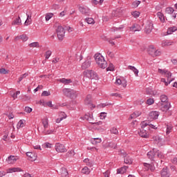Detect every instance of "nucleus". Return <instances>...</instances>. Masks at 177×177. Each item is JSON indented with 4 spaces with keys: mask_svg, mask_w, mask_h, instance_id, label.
<instances>
[{
    "mask_svg": "<svg viewBox=\"0 0 177 177\" xmlns=\"http://www.w3.org/2000/svg\"><path fill=\"white\" fill-rule=\"evenodd\" d=\"M95 60L100 68H106L107 67V62L104 60V57L100 53H97L94 56Z\"/></svg>",
    "mask_w": 177,
    "mask_h": 177,
    "instance_id": "nucleus-1",
    "label": "nucleus"
},
{
    "mask_svg": "<svg viewBox=\"0 0 177 177\" xmlns=\"http://www.w3.org/2000/svg\"><path fill=\"white\" fill-rule=\"evenodd\" d=\"M147 53L152 57H157V56L161 55V51L156 50L153 45H151L147 48Z\"/></svg>",
    "mask_w": 177,
    "mask_h": 177,
    "instance_id": "nucleus-2",
    "label": "nucleus"
},
{
    "mask_svg": "<svg viewBox=\"0 0 177 177\" xmlns=\"http://www.w3.org/2000/svg\"><path fill=\"white\" fill-rule=\"evenodd\" d=\"M62 92L64 96H66V97H70V99L77 97V91L71 88H64Z\"/></svg>",
    "mask_w": 177,
    "mask_h": 177,
    "instance_id": "nucleus-3",
    "label": "nucleus"
},
{
    "mask_svg": "<svg viewBox=\"0 0 177 177\" xmlns=\"http://www.w3.org/2000/svg\"><path fill=\"white\" fill-rule=\"evenodd\" d=\"M84 75L89 80H97V73L92 70H86L83 73Z\"/></svg>",
    "mask_w": 177,
    "mask_h": 177,
    "instance_id": "nucleus-4",
    "label": "nucleus"
},
{
    "mask_svg": "<svg viewBox=\"0 0 177 177\" xmlns=\"http://www.w3.org/2000/svg\"><path fill=\"white\" fill-rule=\"evenodd\" d=\"M57 35L59 41H63V38H64V34H66V30H64V28L62 26H59L56 30Z\"/></svg>",
    "mask_w": 177,
    "mask_h": 177,
    "instance_id": "nucleus-5",
    "label": "nucleus"
},
{
    "mask_svg": "<svg viewBox=\"0 0 177 177\" xmlns=\"http://www.w3.org/2000/svg\"><path fill=\"white\" fill-rule=\"evenodd\" d=\"M153 22L151 21H147L145 26V32L147 34H150L153 31Z\"/></svg>",
    "mask_w": 177,
    "mask_h": 177,
    "instance_id": "nucleus-6",
    "label": "nucleus"
},
{
    "mask_svg": "<svg viewBox=\"0 0 177 177\" xmlns=\"http://www.w3.org/2000/svg\"><path fill=\"white\" fill-rule=\"evenodd\" d=\"M55 150L57 151V153H66V151H67L66 147L60 143H57L55 145Z\"/></svg>",
    "mask_w": 177,
    "mask_h": 177,
    "instance_id": "nucleus-7",
    "label": "nucleus"
},
{
    "mask_svg": "<svg viewBox=\"0 0 177 177\" xmlns=\"http://www.w3.org/2000/svg\"><path fill=\"white\" fill-rule=\"evenodd\" d=\"M84 104L86 106H90V107H93L95 109V106L92 104V95H88L84 100Z\"/></svg>",
    "mask_w": 177,
    "mask_h": 177,
    "instance_id": "nucleus-8",
    "label": "nucleus"
},
{
    "mask_svg": "<svg viewBox=\"0 0 177 177\" xmlns=\"http://www.w3.org/2000/svg\"><path fill=\"white\" fill-rule=\"evenodd\" d=\"M170 108H171V103L169 102L161 103L160 104V110L162 111H168V110H169Z\"/></svg>",
    "mask_w": 177,
    "mask_h": 177,
    "instance_id": "nucleus-9",
    "label": "nucleus"
},
{
    "mask_svg": "<svg viewBox=\"0 0 177 177\" xmlns=\"http://www.w3.org/2000/svg\"><path fill=\"white\" fill-rule=\"evenodd\" d=\"M26 156L29 161H35V160H37V153H35L32 152H27Z\"/></svg>",
    "mask_w": 177,
    "mask_h": 177,
    "instance_id": "nucleus-10",
    "label": "nucleus"
},
{
    "mask_svg": "<svg viewBox=\"0 0 177 177\" xmlns=\"http://www.w3.org/2000/svg\"><path fill=\"white\" fill-rule=\"evenodd\" d=\"M160 115V113L158 111H151L149 115V120H157L158 116Z\"/></svg>",
    "mask_w": 177,
    "mask_h": 177,
    "instance_id": "nucleus-11",
    "label": "nucleus"
},
{
    "mask_svg": "<svg viewBox=\"0 0 177 177\" xmlns=\"http://www.w3.org/2000/svg\"><path fill=\"white\" fill-rule=\"evenodd\" d=\"M79 10L82 13V15H84L85 16H89V13L91 12V10L89 8H85L84 6H79Z\"/></svg>",
    "mask_w": 177,
    "mask_h": 177,
    "instance_id": "nucleus-12",
    "label": "nucleus"
},
{
    "mask_svg": "<svg viewBox=\"0 0 177 177\" xmlns=\"http://www.w3.org/2000/svg\"><path fill=\"white\" fill-rule=\"evenodd\" d=\"M161 177H169L171 176V174L169 173V170H168V167H164L160 172Z\"/></svg>",
    "mask_w": 177,
    "mask_h": 177,
    "instance_id": "nucleus-13",
    "label": "nucleus"
},
{
    "mask_svg": "<svg viewBox=\"0 0 177 177\" xmlns=\"http://www.w3.org/2000/svg\"><path fill=\"white\" fill-rule=\"evenodd\" d=\"M80 120H86V121H88L90 124H93V118L89 113L86 114L83 117H80Z\"/></svg>",
    "mask_w": 177,
    "mask_h": 177,
    "instance_id": "nucleus-14",
    "label": "nucleus"
},
{
    "mask_svg": "<svg viewBox=\"0 0 177 177\" xmlns=\"http://www.w3.org/2000/svg\"><path fill=\"white\" fill-rule=\"evenodd\" d=\"M91 63H92V61L91 59H87L82 64V70H86V68H89L91 67Z\"/></svg>",
    "mask_w": 177,
    "mask_h": 177,
    "instance_id": "nucleus-15",
    "label": "nucleus"
},
{
    "mask_svg": "<svg viewBox=\"0 0 177 177\" xmlns=\"http://www.w3.org/2000/svg\"><path fill=\"white\" fill-rule=\"evenodd\" d=\"M138 134L141 136V138H149V133H147V131L145 130V129H140L138 131Z\"/></svg>",
    "mask_w": 177,
    "mask_h": 177,
    "instance_id": "nucleus-16",
    "label": "nucleus"
},
{
    "mask_svg": "<svg viewBox=\"0 0 177 177\" xmlns=\"http://www.w3.org/2000/svg\"><path fill=\"white\" fill-rule=\"evenodd\" d=\"M59 174H61L62 177H68V171L65 167H62L59 170Z\"/></svg>",
    "mask_w": 177,
    "mask_h": 177,
    "instance_id": "nucleus-17",
    "label": "nucleus"
},
{
    "mask_svg": "<svg viewBox=\"0 0 177 177\" xmlns=\"http://www.w3.org/2000/svg\"><path fill=\"white\" fill-rule=\"evenodd\" d=\"M6 161L8 164H14L15 161H17V157L15 156H10L7 159Z\"/></svg>",
    "mask_w": 177,
    "mask_h": 177,
    "instance_id": "nucleus-18",
    "label": "nucleus"
},
{
    "mask_svg": "<svg viewBox=\"0 0 177 177\" xmlns=\"http://www.w3.org/2000/svg\"><path fill=\"white\" fill-rule=\"evenodd\" d=\"M144 167H145V171H149V169H150V171L153 172V171L156 169V168L153 165L149 164V163H144Z\"/></svg>",
    "mask_w": 177,
    "mask_h": 177,
    "instance_id": "nucleus-19",
    "label": "nucleus"
},
{
    "mask_svg": "<svg viewBox=\"0 0 177 177\" xmlns=\"http://www.w3.org/2000/svg\"><path fill=\"white\" fill-rule=\"evenodd\" d=\"M59 82H61V84H64L65 85H68V84H71L73 82V80L71 79H66V78H62L58 80Z\"/></svg>",
    "mask_w": 177,
    "mask_h": 177,
    "instance_id": "nucleus-20",
    "label": "nucleus"
},
{
    "mask_svg": "<svg viewBox=\"0 0 177 177\" xmlns=\"http://www.w3.org/2000/svg\"><path fill=\"white\" fill-rule=\"evenodd\" d=\"M130 30L133 32H136V31H140V30H142V28L137 24H135L130 28Z\"/></svg>",
    "mask_w": 177,
    "mask_h": 177,
    "instance_id": "nucleus-21",
    "label": "nucleus"
},
{
    "mask_svg": "<svg viewBox=\"0 0 177 177\" xmlns=\"http://www.w3.org/2000/svg\"><path fill=\"white\" fill-rule=\"evenodd\" d=\"M142 115V112L139 111H136L133 114L131 115L129 120H133V118H136L139 115Z\"/></svg>",
    "mask_w": 177,
    "mask_h": 177,
    "instance_id": "nucleus-22",
    "label": "nucleus"
},
{
    "mask_svg": "<svg viewBox=\"0 0 177 177\" xmlns=\"http://www.w3.org/2000/svg\"><path fill=\"white\" fill-rule=\"evenodd\" d=\"M154 151H156V149H153V151H150L147 153V157L151 161H154Z\"/></svg>",
    "mask_w": 177,
    "mask_h": 177,
    "instance_id": "nucleus-23",
    "label": "nucleus"
},
{
    "mask_svg": "<svg viewBox=\"0 0 177 177\" xmlns=\"http://www.w3.org/2000/svg\"><path fill=\"white\" fill-rule=\"evenodd\" d=\"M20 24H21V19H20V17H18L12 22V26H20Z\"/></svg>",
    "mask_w": 177,
    "mask_h": 177,
    "instance_id": "nucleus-24",
    "label": "nucleus"
},
{
    "mask_svg": "<svg viewBox=\"0 0 177 177\" xmlns=\"http://www.w3.org/2000/svg\"><path fill=\"white\" fill-rule=\"evenodd\" d=\"M128 168V166H123L122 167L117 169V174H125Z\"/></svg>",
    "mask_w": 177,
    "mask_h": 177,
    "instance_id": "nucleus-25",
    "label": "nucleus"
},
{
    "mask_svg": "<svg viewBox=\"0 0 177 177\" xmlns=\"http://www.w3.org/2000/svg\"><path fill=\"white\" fill-rule=\"evenodd\" d=\"M156 15L162 23L165 21V17H164V14H162L161 12H158Z\"/></svg>",
    "mask_w": 177,
    "mask_h": 177,
    "instance_id": "nucleus-26",
    "label": "nucleus"
},
{
    "mask_svg": "<svg viewBox=\"0 0 177 177\" xmlns=\"http://www.w3.org/2000/svg\"><path fill=\"white\" fill-rule=\"evenodd\" d=\"M133 160L130 156H126L124 157V164H128L129 165H131L133 162Z\"/></svg>",
    "mask_w": 177,
    "mask_h": 177,
    "instance_id": "nucleus-27",
    "label": "nucleus"
},
{
    "mask_svg": "<svg viewBox=\"0 0 177 177\" xmlns=\"http://www.w3.org/2000/svg\"><path fill=\"white\" fill-rule=\"evenodd\" d=\"M128 68L129 70H131V71H133V73L136 75V76L138 77V74H139V70L136 68L135 66H129Z\"/></svg>",
    "mask_w": 177,
    "mask_h": 177,
    "instance_id": "nucleus-28",
    "label": "nucleus"
},
{
    "mask_svg": "<svg viewBox=\"0 0 177 177\" xmlns=\"http://www.w3.org/2000/svg\"><path fill=\"white\" fill-rule=\"evenodd\" d=\"M160 99L162 103H168V97L166 95H161Z\"/></svg>",
    "mask_w": 177,
    "mask_h": 177,
    "instance_id": "nucleus-29",
    "label": "nucleus"
},
{
    "mask_svg": "<svg viewBox=\"0 0 177 177\" xmlns=\"http://www.w3.org/2000/svg\"><path fill=\"white\" fill-rule=\"evenodd\" d=\"M176 30H177L176 26H173V27L169 28L167 30V34L171 35V34H172V32H175V31H176Z\"/></svg>",
    "mask_w": 177,
    "mask_h": 177,
    "instance_id": "nucleus-30",
    "label": "nucleus"
},
{
    "mask_svg": "<svg viewBox=\"0 0 177 177\" xmlns=\"http://www.w3.org/2000/svg\"><path fill=\"white\" fill-rule=\"evenodd\" d=\"M42 124L44 125V128L46 129V128H48L49 126V123L48 122V118H45L42 120Z\"/></svg>",
    "mask_w": 177,
    "mask_h": 177,
    "instance_id": "nucleus-31",
    "label": "nucleus"
},
{
    "mask_svg": "<svg viewBox=\"0 0 177 177\" xmlns=\"http://www.w3.org/2000/svg\"><path fill=\"white\" fill-rule=\"evenodd\" d=\"M28 46H30V48H39V43L37 41L32 42L29 44Z\"/></svg>",
    "mask_w": 177,
    "mask_h": 177,
    "instance_id": "nucleus-32",
    "label": "nucleus"
},
{
    "mask_svg": "<svg viewBox=\"0 0 177 177\" xmlns=\"http://www.w3.org/2000/svg\"><path fill=\"white\" fill-rule=\"evenodd\" d=\"M23 127H24V120H21L19 121V122L17 124V129H20V128H23Z\"/></svg>",
    "mask_w": 177,
    "mask_h": 177,
    "instance_id": "nucleus-33",
    "label": "nucleus"
},
{
    "mask_svg": "<svg viewBox=\"0 0 177 177\" xmlns=\"http://www.w3.org/2000/svg\"><path fill=\"white\" fill-rule=\"evenodd\" d=\"M102 142V139L100 138H94L91 140V143L93 145H97V143H100Z\"/></svg>",
    "mask_w": 177,
    "mask_h": 177,
    "instance_id": "nucleus-34",
    "label": "nucleus"
},
{
    "mask_svg": "<svg viewBox=\"0 0 177 177\" xmlns=\"http://www.w3.org/2000/svg\"><path fill=\"white\" fill-rule=\"evenodd\" d=\"M85 21H86L88 24H95V19L93 18H86Z\"/></svg>",
    "mask_w": 177,
    "mask_h": 177,
    "instance_id": "nucleus-35",
    "label": "nucleus"
},
{
    "mask_svg": "<svg viewBox=\"0 0 177 177\" xmlns=\"http://www.w3.org/2000/svg\"><path fill=\"white\" fill-rule=\"evenodd\" d=\"M9 171H10L11 172H21V169L19 167H13V168L9 169Z\"/></svg>",
    "mask_w": 177,
    "mask_h": 177,
    "instance_id": "nucleus-36",
    "label": "nucleus"
},
{
    "mask_svg": "<svg viewBox=\"0 0 177 177\" xmlns=\"http://www.w3.org/2000/svg\"><path fill=\"white\" fill-rule=\"evenodd\" d=\"M52 17H53V13H47L46 15V21H49Z\"/></svg>",
    "mask_w": 177,
    "mask_h": 177,
    "instance_id": "nucleus-37",
    "label": "nucleus"
},
{
    "mask_svg": "<svg viewBox=\"0 0 177 177\" xmlns=\"http://www.w3.org/2000/svg\"><path fill=\"white\" fill-rule=\"evenodd\" d=\"M124 28V26L121 25L119 28L113 27L111 28V31L115 32V31H120V30H122Z\"/></svg>",
    "mask_w": 177,
    "mask_h": 177,
    "instance_id": "nucleus-38",
    "label": "nucleus"
},
{
    "mask_svg": "<svg viewBox=\"0 0 177 177\" xmlns=\"http://www.w3.org/2000/svg\"><path fill=\"white\" fill-rule=\"evenodd\" d=\"M131 15L133 17H135V19H138V17H139V16L140 15V12H139L138 11H134L131 12Z\"/></svg>",
    "mask_w": 177,
    "mask_h": 177,
    "instance_id": "nucleus-39",
    "label": "nucleus"
},
{
    "mask_svg": "<svg viewBox=\"0 0 177 177\" xmlns=\"http://www.w3.org/2000/svg\"><path fill=\"white\" fill-rule=\"evenodd\" d=\"M165 75H166L167 80V81L169 82V79L172 77V73H171L170 71H167L166 73L165 74Z\"/></svg>",
    "mask_w": 177,
    "mask_h": 177,
    "instance_id": "nucleus-40",
    "label": "nucleus"
},
{
    "mask_svg": "<svg viewBox=\"0 0 177 177\" xmlns=\"http://www.w3.org/2000/svg\"><path fill=\"white\" fill-rule=\"evenodd\" d=\"M150 122L147 123V122H142L141 123V129H145V128H146V127H148L149 128V125Z\"/></svg>",
    "mask_w": 177,
    "mask_h": 177,
    "instance_id": "nucleus-41",
    "label": "nucleus"
},
{
    "mask_svg": "<svg viewBox=\"0 0 177 177\" xmlns=\"http://www.w3.org/2000/svg\"><path fill=\"white\" fill-rule=\"evenodd\" d=\"M82 174H85L86 175H88V174H89V169H88V167H84L82 169Z\"/></svg>",
    "mask_w": 177,
    "mask_h": 177,
    "instance_id": "nucleus-42",
    "label": "nucleus"
},
{
    "mask_svg": "<svg viewBox=\"0 0 177 177\" xmlns=\"http://www.w3.org/2000/svg\"><path fill=\"white\" fill-rule=\"evenodd\" d=\"M111 133H113L114 135H118V129L115 127H113L111 129Z\"/></svg>",
    "mask_w": 177,
    "mask_h": 177,
    "instance_id": "nucleus-43",
    "label": "nucleus"
},
{
    "mask_svg": "<svg viewBox=\"0 0 177 177\" xmlns=\"http://www.w3.org/2000/svg\"><path fill=\"white\" fill-rule=\"evenodd\" d=\"M166 12L169 14V15H171V13H174V12H175V10H174V8L169 7L166 8Z\"/></svg>",
    "mask_w": 177,
    "mask_h": 177,
    "instance_id": "nucleus-44",
    "label": "nucleus"
},
{
    "mask_svg": "<svg viewBox=\"0 0 177 177\" xmlns=\"http://www.w3.org/2000/svg\"><path fill=\"white\" fill-rule=\"evenodd\" d=\"M51 9H53V10H57L60 9V6L59 4H53V6H51Z\"/></svg>",
    "mask_w": 177,
    "mask_h": 177,
    "instance_id": "nucleus-45",
    "label": "nucleus"
},
{
    "mask_svg": "<svg viewBox=\"0 0 177 177\" xmlns=\"http://www.w3.org/2000/svg\"><path fill=\"white\" fill-rule=\"evenodd\" d=\"M59 118H62V120H64L65 118H67V115L64 112H60L59 113Z\"/></svg>",
    "mask_w": 177,
    "mask_h": 177,
    "instance_id": "nucleus-46",
    "label": "nucleus"
},
{
    "mask_svg": "<svg viewBox=\"0 0 177 177\" xmlns=\"http://www.w3.org/2000/svg\"><path fill=\"white\" fill-rule=\"evenodd\" d=\"M66 155L68 156V157H73L75 155V152H74V150H71L68 151Z\"/></svg>",
    "mask_w": 177,
    "mask_h": 177,
    "instance_id": "nucleus-47",
    "label": "nucleus"
},
{
    "mask_svg": "<svg viewBox=\"0 0 177 177\" xmlns=\"http://www.w3.org/2000/svg\"><path fill=\"white\" fill-rule=\"evenodd\" d=\"M140 5V1H135L132 3V6L133 8H138Z\"/></svg>",
    "mask_w": 177,
    "mask_h": 177,
    "instance_id": "nucleus-48",
    "label": "nucleus"
},
{
    "mask_svg": "<svg viewBox=\"0 0 177 177\" xmlns=\"http://www.w3.org/2000/svg\"><path fill=\"white\" fill-rule=\"evenodd\" d=\"M19 38H21V39L24 41L26 42V41H27L28 39V37H27V35H22L19 36Z\"/></svg>",
    "mask_w": 177,
    "mask_h": 177,
    "instance_id": "nucleus-49",
    "label": "nucleus"
},
{
    "mask_svg": "<svg viewBox=\"0 0 177 177\" xmlns=\"http://www.w3.org/2000/svg\"><path fill=\"white\" fill-rule=\"evenodd\" d=\"M52 55V51L50 50H47L46 52L45 56H46V59H49V57H50V56Z\"/></svg>",
    "mask_w": 177,
    "mask_h": 177,
    "instance_id": "nucleus-50",
    "label": "nucleus"
},
{
    "mask_svg": "<svg viewBox=\"0 0 177 177\" xmlns=\"http://www.w3.org/2000/svg\"><path fill=\"white\" fill-rule=\"evenodd\" d=\"M28 75V73H24L22 75H21L20 77L19 78L18 82H21V81H23V79L27 77Z\"/></svg>",
    "mask_w": 177,
    "mask_h": 177,
    "instance_id": "nucleus-51",
    "label": "nucleus"
},
{
    "mask_svg": "<svg viewBox=\"0 0 177 177\" xmlns=\"http://www.w3.org/2000/svg\"><path fill=\"white\" fill-rule=\"evenodd\" d=\"M171 131H172V126L167 124L166 131L167 135H168V133H171Z\"/></svg>",
    "mask_w": 177,
    "mask_h": 177,
    "instance_id": "nucleus-52",
    "label": "nucleus"
},
{
    "mask_svg": "<svg viewBox=\"0 0 177 177\" xmlns=\"http://www.w3.org/2000/svg\"><path fill=\"white\" fill-rule=\"evenodd\" d=\"M146 93H147V95H153L154 91H153V90L151 88H147Z\"/></svg>",
    "mask_w": 177,
    "mask_h": 177,
    "instance_id": "nucleus-53",
    "label": "nucleus"
},
{
    "mask_svg": "<svg viewBox=\"0 0 177 177\" xmlns=\"http://www.w3.org/2000/svg\"><path fill=\"white\" fill-rule=\"evenodd\" d=\"M0 74H9V71H6V69L1 68H0Z\"/></svg>",
    "mask_w": 177,
    "mask_h": 177,
    "instance_id": "nucleus-54",
    "label": "nucleus"
},
{
    "mask_svg": "<svg viewBox=\"0 0 177 177\" xmlns=\"http://www.w3.org/2000/svg\"><path fill=\"white\" fill-rule=\"evenodd\" d=\"M168 70H166V69H158V73H160V74H162V75H165V74H166V73H167V71Z\"/></svg>",
    "mask_w": 177,
    "mask_h": 177,
    "instance_id": "nucleus-55",
    "label": "nucleus"
},
{
    "mask_svg": "<svg viewBox=\"0 0 177 177\" xmlns=\"http://www.w3.org/2000/svg\"><path fill=\"white\" fill-rule=\"evenodd\" d=\"M154 103V100L152 98H149L147 100V104H149V106H151V104H153Z\"/></svg>",
    "mask_w": 177,
    "mask_h": 177,
    "instance_id": "nucleus-56",
    "label": "nucleus"
},
{
    "mask_svg": "<svg viewBox=\"0 0 177 177\" xmlns=\"http://www.w3.org/2000/svg\"><path fill=\"white\" fill-rule=\"evenodd\" d=\"M41 96H50V92L44 91L42 92Z\"/></svg>",
    "mask_w": 177,
    "mask_h": 177,
    "instance_id": "nucleus-57",
    "label": "nucleus"
},
{
    "mask_svg": "<svg viewBox=\"0 0 177 177\" xmlns=\"http://www.w3.org/2000/svg\"><path fill=\"white\" fill-rule=\"evenodd\" d=\"M53 131H54V130H47V131H44L43 132V133H44V135H50V134L53 133Z\"/></svg>",
    "mask_w": 177,
    "mask_h": 177,
    "instance_id": "nucleus-58",
    "label": "nucleus"
},
{
    "mask_svg": "<svg viewBox=\"0 0 177 177\" xmlns=\"http://www.w3.org/2000/svg\"><path fill=\"white\" fill-rule=\"evenodd\" d=\"M31 21H32V19H26L24 26H30V24H31Z\"/></svg>",
    "mask_w": 177,
    "mask_h": 177,
    "instance_id": "nucleus-59",
    "label": "nucleus"
},
{
    "mask_svg": "<svg viewBox=\"0 0 177 177\" xmlns=\"http://www.w3.org/2000/svg\"><path fill=\"white\" fill-rule=\"evenodd\" d=\"M106 53H107L108 56H109V57H111V59H113L114 57V53H113L110 50H108Z\"/></svg>",
    "mask_w": 177,
    "mask_h": 177,
    "instance_id": "nucleus-60",
    "label": "nucleus"
},
{
    "mask_svg": "<svg viewBox=\"0 0 177 177\" xmlns=\"http://www.w3.org/2000/svg\"><path fill=\"white\" fill-rule=\"evenodd\" d=\"M171 45V42L169 41H162V46H169Z\"/></svg>",
    "mask_w": 177,
    "mask_h": 177,
    "instance_id": "nucleus-61",
    "label": "nucleus"
},
{
    "mask_svg": "<svg viewBox=\"0 0 177 177\" xmlns=\"http://www.w3.org/2000/svg\"><path fill=\"white\" fill-rule=\"evenodd\" d=\"M120 153H119L120 156H122L124 158L127 157V152H125V151L120 150Z\"/></svg>",
    "mask_w": 177,
    "mask_h": 177,
    "instance_id": "nucleus-62",
    "label": "nucleus"
},
{
    "mask_svg": "<svg viewBox=\"0 0 177 177\" xmlns=\"http://www.w3.org/2000/svg\"><path fill=\"white\" fill-rule=\"evenodd\" d=\"M25 111L26 113H31V111H32V109H31L30 107L29 106H26L25 107Z\"/></svg>",
    "mask_w": 177,
    "mask_h": 177,
    "instance_id": "nucleus-63",
    "label": "nucleus"
},
{
    "mask_svg": "<svg viewBox=\"0 0 177 177\" xmlns=\"http://www.w3.org/2000/svg\"><path fill=\"white\" fill-rule=\"evenodd\" d=\"M104 177H109V176H110V171L106 170V171L104 173Z\"/></svg>",
    "mask_w": 177,
    "mask_h": 177,
    "instance_id": "nucleus-64",
    "label": "nucleus"
}]
</instances>
